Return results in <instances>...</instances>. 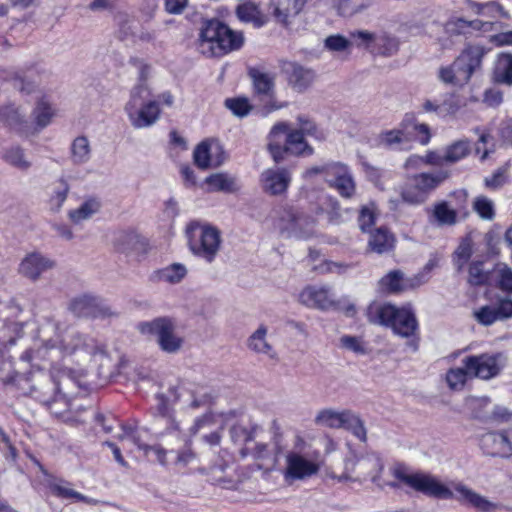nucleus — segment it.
<instances>
[{
	"instance_id": "1",
	"label": "nucleus",
	"mask_w": 512,
	"mask_h": 512,
	"mask_svg": "<svg viewBox=\"0 0 512 512\" xmlns=\"http://www.w3.org/2000/svg\"><path fill=\"white\" fill-rule=\"evenodd\" d=\"M382 469L383 464L378 457L374 455L363 456L357 460V477L354 479L371 477L372 481L381 488L389 486L398 489L405 485L429 497L438 499L455 498L458 502L470 505L480 512H496L499 508L497 503L490 501L463 483L453 484V489L457 494L454 495L453 491L435 476L424 472H411L408 467L402 464H396L389 470L395 481L379 484L378 475Z\"/></svg>"
},
{
	"instance_id": "2",
	"label": "nucleus",
	"mask_w": 512,
	"mask_h": 512,
	"mask_svg": "<svg viewBox=\"0 0 512 512\" xmlns=\"http://www.w3.org/2000/svg\"><path fill=\"white\" fill-rule=\"evenodd\" d=\"M370 323L391 328L393 333L410 338L418 330V321L410 305L397 307L391 303H373L367 309Z\"/></svg>"
},
{
	"instance_id": "3",
	"label": "nucleus",
	"mask_w": 512,
	"mask_h": 512,
	"mask_svg": "<svg viewBox=\"0 0 512 512\" xmlns=\"http://www.w3.org/2000/svg\"><path fill=\"white\" fill-rule=\"evenodd\" d=\"M243 43L241 32L232 30L219 20H210L201 29L198 49L208 57H219L240 49Z\"/></svg>"
},
{
	"instance_id": "4",
	"label": "nucleus",
	"mask_w": 512,
	"mask_h": 512,
	"mask_svg": "<svg viewBox=\"0 0 512 512\" xmlns=\"http://www.w3.org/2000/svg\"><path fill=\"white\" fill-rule=\"evenodd\" d=\"M486 49L482 45L468 44L449 65L438 69L439 80L454 87L466 85L472 75L481 68Z\"/></svg>"
},
{
	"instance_id": "5",
	"label": "nucleus",
	"mask_w": 512,
	"mask_h": 512,
	"mask_svg": "<svg viewBox=\"0 0 512 512\" xmlns=\"http://www.w3.org/2000/svg\"><path fill=\"white\" fill-rule=\"evenodd\" d=\"M267 149L276 163L285 159L287 153L311 155L313 149L307 144L303 131L290 130L286 122L276 123L268 134Z\"/></svg>"
},
{
	"instance_id": "6",
	"label": "nucleus",
	"mask_w": 512,
	"mask_h": 512,
	"mask_svg": "<svg viewBox=\"0 0 512 512\" xmlns=\"http://www.w3.org/2000/svg\"><path fill=\"white\" fill-rule=\"evenodd\" d=\"M215 424L216 416L211 411L195 418L189 426L184 425L182 421H178L173 417L168 418L167 431L170 433H177L179 438L186 444V447L178 453L177 463L187 465L195 459L196 454L190 447L192 439L198 433L212 428Z\"/></svg>"
},
{
	"instance_id": "7",
	"label": "nucleus",
	"mask_w": 512,
	"mask_h": 512,
	"mask_svg": "<svg viewBox=\"0 0 512 512\" xmlns=\"http://www.w3.org/2000/svg\"><path fill=\"white\" fill-rule=\"evenodd\" d=\"M138 331L148 337H155L160 349L166 353H177L183 345V338L176 332L175 322L168 317H158L140 322Z\"/></svg>"
},
{
	"instance_id": "8",
	"label": "nucleus",
	"mask_w": 512,
	"mask_h": 512,
	"mask_svg": "<svg viewBox=\"0 0 512 512\" xmlns=\"http://www.w3.org/2000/svg\"><path fill=\"white\" fill-rule=\"evenodd\" d=\"M187 234L192 253L209 263L214 261L222 242L220 231L210 225L191 223Z\"/></svg>"
},
{
	"instance_id": "9",
	"label": "nucleus",
	"mask_w": 512,
	"mask_h": 512,
	"mask_svg": "<svg viewBox=\"0 0 512 512\" xmlns=\"http://www.w3.org/2000/svg\"><path fill=\"white\" fill-rule=\"evenodd\" d=\"M60 356L75 355L81 359H88L98 353H104V347L74 329H65L54 339Z\"/></svg>"
},
{
	"instance_id": "10",
	"label": "nucleus",
	"mask_w": 512,
	"mask_h": 512,
	"mask_svg": "<svg viewBox=\"0 0 512 512\" xmlns=\"http://www.w3.org/2000/svg\"><path fill=\"white\" fill-rule=\"evenodd\" d=\"M447 177L448 174L445 172H438L436 174L421 173L415 175L411 183L401 191V198L408 204H421L427 199L429 193Z\"/></svg>"
},
{
	"instance_id": "11",
	"label": "nucleus",
	"mask_w": 512,
	"mask_h": 512,
	"mask_svg": "<svg viewBox=\"0 0 512 512\" xmlns=\"http://www.w3.org/2000/svg\"><path fill=\"white\" fill-rule=\"evenodd\" d=\"M59 358L60 351L54 339L41 338L22 354L20 360L25 366L44 370L47 368L55 369L53 363Z\"/></svg>"
},
{
	"instance_id": "12",
	"label": "nucleus",
	"mask_w": 512,
	"mask_h": 512,
	"mask_svg": "<svg viewBox=\"0 0 512 512\" xmlns=\"http://www.w3.org/2000/svg\"><path fill=\"white\" fill-rule=\"evenodd\" d=\"M316 221L309 215L295 209L284 211L279 228L282 234L297 239H309L315 235Z\"/></svg>"
},
{
	"instance_id": "13",
	"label": "nucleus",
	"mask_w": 512,
	"mask_h": 512,
	"mask_svg": "<svg viewBox=\"0 0 512 512\" xmlns=\"http://www.w3.org/2000/svg\"><path fill=\"white\" fill-rule=\"evenodd\" d=\"M502 354H480L467 356L462 364L469 369L471 378L489 380L497 376L504 366Z\"/></svg>"
},
{
	"instance_id": "14",
	"label": "nucleus",
	"mask_w": 512,
	"mask_h": 512,
	"mask_svg": "<svg viewBox=\"0 0 512 512\" xmlns=\"http://www.w3.org/2000/svg\"><path fill=\"white\" fill-rule=\"evenodd\" d=\"M69 310L77 317L109 318L117 314L99 297L83 294L73 298Z\"/></svg>"
},
{
	"instance_id": "15",
	"label": "nucleus",
	"mask_w": 512,
	"mask_h": 512,
	"mask_svg": "<svg viewBox=\"0 0 512 512\" xmlns=\"http://www.w3.org/2000/svg\"><path fill=\"white\" fill-rule=\"evenodd\" d=\"M319 470L320 465L316 461L308 459L298 452H289L285 457L283 476L288 484H292L295 481L311 478Z\"/></svg>"
},
{
	"instance_id": "16",
	"label": "nucleus",
	"mask_w": 512,
	"mask_h": 512,
	"mask_svg": "<svg viewBox=\"0 0 512 512\" xmlns=\"http://www.w3.org/2000/svg\"><path fill=\"white\" fill-rule=\"evenodd\" d=\"M249 76L252 80L254 94L261 100H268L265 105V112L270 113L274 110L281 109L286 104H277L274 100L275 94V77L259 69L251 68Z\"/></svg>"
},
{
	"instance_id": "17",
	"label": "nucleus",
	"mask_w": 512,
	"mask_h": 512,
	"mask_svg": "<svg viewBox=\"0 0 512 512\" xmlns=\"http://www.w3.org/2000/svg\"><path fill=\"white\" fill-rule=\"evenodd\" d=\"M112 245L115 251L126 256H135L137 260L146 256L149 251L147 240L133 230L117 231L113 236Z\"/></svg>"
},
{
	"instance_id": "18",
	"label": "nucleus",
	"mask_w": 512,
	"mask_h": 512,
	"mask_svg": "<svg viewBox=\"0 0 512 512\" xmlns=\"http://www.w3.org/2000/svg\"><path fill=\"white\" fill-rule=\"evenodd\" d=\"M325 182L343 198L350 199L356 193V182L353 174L350 168L342 162H332Z\"/></svg>"
},
{
	"instance_id": "19",
	"label": "nucleus",
	"mask_w": 512,
	"mask_h": 512,
	"mask_svg": "<svg viewBox=\"0 0 512 512\" xmlns=\"http://www.w3.org/2000/svg\"><path fill=\"white\" fill-rule=\"evenodd\" d=\"M194 163L202 170L218 167L224 162L222 146L214 140H205L198 144L193 152Z\"/></svg>"
},
{
	"instance_id": "20",
	"label": "nucleus",
	"mask_w": 512,
	"mask_h": 512,
	"mask_svg": "<svg viewBox=\"0 0 512 512\" xmlns=\"http://www.w3.org/2000/svg\"><path fill=\"white\" fill-rule=\"evenodd\" d=\"M0 121L20 136L28 137L36 134L33 124L26 119L21 108L14 104L0 107Z\"/></svg>"
},
{
	"instance_id": "21",
	"label": "nucleus",
	"mask_w": 512,
	"mask_h": 512,
	"mask_svg": "<svg viewBox=\"0 0 512 512\" xmlns=\"http://www.w3.org/2000/svg\"><path fill=\"white\" fill-rule=\"evenodd\" d=\"M292 177L285 168H270L262 172L260 176L263 191L270 196H280L286 193Z\"/></svg>"
},
{
	"instance_id": "22",
	"label": "nucleus",
	"mask_w": 512,
	"mask_h": 512,
	"mask_svg": "<svg viewBox=\"0 0 512 512\" xmlns=\"http://www.w3.org/2000/svg\"><path fill=\"white\" fill-rule=\"evenodd\" d=\"M301 304L319 310H329L336 306L330 289L324 286H307L299 294Z\"/></svg>"
},
{
	"instance_id": "23",
	"label": "nucleus",
	"mask_w": 512,
	"mask_h": 512,
	"mask_svg": "<svg viewBox=\"0 0 512 512\" xmlns=\"http://www.w3.org/2000/svg\"><path fill=\"white\" fill-rule=\"evenodd\" d=\"M55 267V261L40 252L27 254L19 265V273L32 280L37 281L41 275Z\"/></svg>"
},
{
	"instance_id": "24",
	"label": "nucleus",
	"mask_w": 512,
	"mask_h": 512,
	"mask_svg": "<svg viewBox=\"0 0 512 512\" xmlns=\"http://www.w3.org/2000/svg\"><path fill=\"white\" fill-rule=\"evenodd\" d=\"M131 125L136 129L147 128L154 125L160 118V105L155 100H149L145 104L125 111Z\"/></svg>"
},
{
	"instance_id": "25",
	"label": "nucleus",
	"mask_w": 512,
	"mask_h": 512,
	"mask_svg": "<svg viewBox=\"0 0 512 512\" xmlns=\"http://www.w3.org/2000/svg\"><path fill=\"white\" fill-rule=\"evenodd\" d=\"M306 0H271L270 9L275 20L283 25H288L290 19L300 13Z\"/></svg>"
},
{
	"instance_id": "26",
	"label": "nucleus",
	"mask_w": 512,
	"mask_h": 512,
	"mask_svg": "<svg viewBox=\"0 0 512 512\" xmlns=\"http://www.w3.org/2000/svg\"><path fill=\"white\" fill-rule=\"evenodd\" d=\"M267 335L268 327L264 324L259 325L248 337L246 341L247 348L253 353L265 355L270 359H276L277 353L273 345L268 341Z\"/></svg>"
},
{
	"instance_id": "27",
	"label": "nucleus",
	"mask_w": 512,
	"mask_h": 512,
	"mask_svg": "<svg viewBox=\"0 0 512 512\" xmlns=\"http://www.w3.org/2000/svg\"><path fill=\"white\" fill-rule=\"evenodd\" d=\"M492 22H484L482 20L468 21L464 18H451L444 25V31L450 36L464 35L471 30H484L491 29Z\"/></svg>"
},
{
	"instance_id": "28",
	"label": "nucleus",
	"mask_w": 512,
	"mask_h": 512,
	"mask_svg": "<svg viewBox=\"0 0 512 512\" xmlns=\"http://www.w3.org/2000/svg\"><path fill=\"white\" fill-rule=\"evenodd\" d=\"M368 249L372 252L382 254L391 250L394 246V237L384 227L370 231Z\"/></svg>"
},
{
	"instance_id": "29",
	"label": "nucleus",
	"mask_w": 512,
	"mask_h": 512,
	"mask_svg": "<svg viewBox=\"0 0 512 512\" xmlns=\"http://www.w3.org/2000/svg\"><path fill=\"white\" fill-rule=\"evenodd\" d=\"M236 15L238 19L245 23H252L255 27H262L267 19L261 12L258 5L253 2H245L236 8Z\"/></svg>"
},
{
	"instance_id": "30",
	"label": "nucleus",
	"mask_w": 512,
	"mask_h": 512,
	"mask_svg": "<svg viewBox=\"0 0 512 512\" xmlns=\"http://www.w3.org/2000/svg\"><path fill=\"white\" fill-rule=\"evenodd\" d=\"M205 183L208 185L210 192L233 193L238 190L236 178L224 172L208 176Z\"/></svg>"
},
{
	"instance_id": "31",
	"label": "nucleus",
	"mask_w": 512,
	"mask_h": 512,
	"mask_svg": "<svg viewBox=\"0 0 512 512\" xmlns=\"http://www.w3.org/2000/svg\"><path fill=\"white\" fill-rule=\"evenodd\" d=\"M102 204L100 199L96 197H90L86 199L78 208L72 209L68 213L69 219L79 224L82 221L90 219L93 215L99 212Z\"/></svg>"
},
{
	"instance_id": "32",
	"label": "nucleus",
	"mask_w": 512,
	"mask_h": 512,
	"mask_svg": "<svg viewBox=\"0 0 512 512\" xmlns=\"http://www.w3.org/2000/svg\"><path fill=\"white\" fill-rule=\"evenodd\" d=\"M401 127L407 129L409 137L411 130H413L416 133L414 138L420 144L427 145L430 142L431 132L429 126L425 123H418L414 114H406L401 121Z\"/></svg>"
},
{
	"instance_id": "33",
	"label": "nucleus",
	"mask_w": 512,
	"mask_h": 512,
	"mask_svg": "<svg viewBox=\"0 0 512 512\" xmlns=\"http://www.w3.org/2000/svg\"><path fill=\"white\" fill-rule=\"evenodd\" d=\"M481 448L487 455L505 458L501 430L484 434L481 438Z\"/></svg>"
},
{
	"instance_id": "34",
	"label": "nucleus",
	"mask_w": 512,
	"mask_h": 512,
	"mask_svg": "<svg viewBox=\"0 0 512 512\" xmlns=\"http://www.w3.org/2000/svg\"><path fill=\"white\" fill-rule=\"evenodd\" d=\"M314 79L315 73L313 70L302 66H293L289 82L296 91L303 92L311 86Z\"/></svg>"
},
{
	"instance_id": "35",
	"label": "nucleus",
	"mask_w": 512,
	"mask_h": 512,
	"mask_svg": "<svg viewBox=\"0 0 512 512\" xmlns=\"http://www.w3.org/2000/svg\"><path fill=\"white\" fill-rule=\"evenodd\" d=\"M471 152V143L468 139L454 141L445 148V163L454 164L467 157Z\"/></svg>"
},
{
	"instance_id": "36",
	"label": "nucleus",
	"mask_w": 512,
	"mask_h": 512,
	"mask_svg": "<svg viewBox=\"0 0 512 512\" xmlns=\"http://www.w3.org/2000/svg\"><path fill=\"white\" fill-rule=\"evenodd\" d=\"M32 115L35 123L33 128L36 130V133H38L40 130L50 124L54 116V111L51 105L45 99H40L37 102Z\"/></svg>"
},
{
	"instance_id": "37",
	"label": "nucleus",
	"mask_w": 512,
	"mask_h": 512,
	"mask_svg": "<svg viewBox=\"0 0 512 512\" xmlns=\"http://www.w3.org/2000/svg\"><path fill=\"white\" fill-rule=\"evenodd\" d=\"M91 157V146L87 137L78 136L71 144V159L74 164L87 163Z\"/></svg>"
},
{
	"instance_id": "38",
	"label": "nucleus",
	"mask_w": 512,
	"mask_h": 512,
	"mask_svg": "<svg viewBox=\"0 0 512 512\" xmlns=\"http://www.w3.org/2000/svg\"><path fill=\"white\" fill-rule=\"evenodd\" d=\"M495 79L500 83L512 84V55L502 53L498 56L495 70Z\"/></svg>"
},
{
	"instance_id": "39",
	"label": "nucleus",
	"mask_w": 512,
	"mask_h": 512,
	"mask_svg": "<svg viewBox=\"0 0 512 512\" xmlns=\"http://www.w3.org/2000/svg\"><path fill=\"white\" fill-rule=\"evenodd\" d=\"M187 275V268L181 263L170 264L157 272L160 281L177 284L181 282Z\"/></svg>"
},
{
	"instance_id": "40",
	"label": "nucleus",
	"mask_w": 512,
	"mask_h": 512,
	"mask_svg": "<svg viewBox=\"0 0 512 512\" xmlns=\"http://www.w3.org/2000/svg\"><path fill=\"white\" fill-rule=\"evenodd\" d=\"M2 158L5 162L21 171H26L31 167V162L26 158L25 152L20 146H12L6 149Z\"/></svg>"
},
{
	"instance_id": "41",
	"label": "nucleus",
	"mask_w": 512,
	"mask_h": 512,
	"mask_svg": "<svg viewBox=\"0 0 512 512\" xmlns=\"http://www.w3.org/2000/svg\"><path fill=\"white\" fill-rule=\"evenodd\" d=\"M398 47L399 44L395 37L386 32H381L376 34L372 52H377L383 56H391L397 52Z\"/></svg>"
},
{
	"instance_id": "42",
	"label": "nucleus",
	"mask_w": 512,
	"mask_h": 512,
	"mask_svg": "<svg viewBox=\"0 0 512 512\" xmlns=\"http://www.w3.org/2000/svg\"><path fill=\"white\" fill-rule=\"evenodd\" d=\"M341 428H345L350 431L355 437H357L360 441L366 442L367 440V431L364 426V422L360 419L358 415L355 413L346 410L345 416L343 419V425Z\"/></svg>"
},
{
	"instance_id": "43",
	"label": "nucleus",
	"mask_w": 512,
	"mask_h": 512,
	"mask_svg": "<svg viewBox=\"0 0 512 512\" xmlns=\"http://www.w3.org/2000/svg\"><path fill=\"white\" fill-rule=\"evenodd\" d=\"M70 186L65 179H59L53 187L52 194L49 199L50 209L54 212H58L63 206L67 199Z\"/></svg>"
},
{
	"instance_id": "44",
	"label": "nucleus",
	"mask_w": 512,
	"mask_h": 512,
	"mask_svg": "<svg viewBox=\"0 0 512 512\" xmlns=\"http://www.w3.org/2000/svg\"><path fill=\"white\" fill-rule=\"evenodd\" d=\"M469 378H471L470 371L464 365L462 367L451 368L446 373L447 385L450 389L455 391L462 390Z\"/></svg>"
},
{
	"instance_id": "45",
	"label": "nucleus",
	"mask_w": 512,
	"mask_h": 512,
	"mask_svg": "<svg viewBox=\"0 0 512 512\" xmlns=\"http://www.w3.org/2000/svg\"><path fill=\"white\" fill-rule=\"evenodd\" d=\"M473 254L472 241L463 239L453 253V264L458 272H461Z\"/></svg>"
},
{
	"instance_id": "46",
	"label": "nucleus",
	"mask_w": 512,
	"mask_h": 512,
	"mask_svg": "<svg viewBox=\"0 0 512 512\" xmlns=\"http://www.w3.org/2000/svg\"><path fill=\"white\" fill-rule=\"evenodd\" d=\"M379 288L386 293H397L403 290V273L399 270L390 271L379 280Z\"/></svg>"
},
{
	"instance_id": "47",
	"label": "nucleus",
	"mask_w": 512,
	"mask_h": 512,
	"mask_svg": "<svg viewBox=\"0 0 512 512\" xmlns=\"http://www.w3.org/2000/svg\"><path fill=\"white\" fill-rule=\"evenodd\" d=\"M344 416L345 411L337 412L331 409H325L317 414L315 422L329 428H341Z\"/></svg>"
},
{
	"instance_id": "48",
	"label": "nucleus",
	"mask_w": 512,
	"mask_h": 512,
	"mask_svg": "<svg viewBox=\"0 0 512 512\" xmlns=\"http://www.w3.org/2000/svg\"><path fill=\"white\" fill-rule=\"evenodd\" d=\"M433 216L440 225H453L457 220L456 211L445 201L434 206Z\"/></svg>"
},
{
	"instance_id": "49",
	"label": "nucleus",
	"mask_w": 512,
	"mask_h": 512,
	"mask_svg": "<svg viewBox=\"0 0 512 512\" xmlns=\"http://www.w3.org/2000/svg\"><path fill=\"white\" fill-rule=\"evenodd\" d=\"M148 96H150V89L147 83H138L133 87L130 93V98L126 103L124 110H132L133 108H137L138 106L145 104L144 102Z\"/></svg>"
},
{
	"instance_id": "50",
	"label": "nucleus",
	"mask_w": 512,
	"mask_h": 512,
	"mask_svg": "<svg viewBox=\"0 0 512 512\" xmlns=\"http://www.w3.org/2000/svg\"><path fill=\"white\" fill-rule=\"evenodd\" d=\"M28 381L25 377V372H18L14 369L11 360L3 359L0 362V380L4 384H12L16 379Z\"/></svg>"
},
{
	"instance_id": "51",
	"label": "nucleus",
	"mask_w": 512,
	"mask_h": 512,
	"mask_svg": "<svg viewBox=\"0 0 512 512\" xmlns=\"http://www.w3.org/2000/svg\"><path fill=\"white\" fill-rule=\"evenodd\" d=\"M379 139L381 144L385 146H392L394 144H400L408 141L410 137L408 136L407 129L401 127L400 124L398 129H392L381 133Z\"/></svg>"
},
{
	"instance_id": "52",
	"label": "nucleus",
	"mask_w": 512,
	"mask_h": 512,
	"mask_svg": "<svg viewBox=\"0 0 512 512\" xmlns=\"http://www.w3.org/2000/svg\"><path fill=\"white\" fill-rule=\"evenodd\" d=\"M12 86L23 94H30L35 91L37 83L32 80V73H15L11 78Z\"/></svg>"
},
{
	"instance_id": "53",
	"label": "nucleus",
	"mask_w": 512,
	"mask_h": 512,
	"mask_svg": "<svg viewBox=\"0 0 512 512\" xmlns=\"http://www.w3.org/2000/svg\"><path fill=\"white\" fill-rule=\"evenodd\" d=\"M363 0H336L338 13L344 17H350L366 9Z\"/></svg>"
},
{
	"instance_id": "54",
	"label": "nucleus",
	"mask_w": 512,
	"mask_h": 512,
	"mask_svg": "<svg viewBox=\"0 0 512 512\" xmlns=\"http://www.w3.org/2000/svg\"><path fill=\"white\" fill-rule=\"evenodd\" d=\"M225 107L229 109L233 115L243 118L252 110V106L245 97L228 98L225 100Z\"/></svg>"
},
{
	"instance_id": "55",
	"label": "nucleus",
	"mask_w": 512,
	"mask_h": 512,
	"mask_svg": "<svg viewBox=\"0 0 512 512\" xmlns=\"http://www.w3.org/2000/svg\"><path fill=\"white\" fill-rule=\"evenodd\" d=\"M468 282L473 286L483 285L488 280V272L484 270L483 261H473L469 265Z\"/></svg>"
},
{
	"instance_id": "56",
	"label": "nucleus",
	"mask_w": 512,
	"mask_h": 512,
	"mask_svg": "<svg viewBox=\"0 0 512 512\" xmlns=\"http://www.w3.org/2000/svg\"><path fill=\"white\" fill-rule=\"evenodd\" d=\"M376 207L374 204L365 205L361 208L358 216L359 227L363 232H370V228L375 224Z\"/></svg>"
},
{
	"instance_id": "57",
	"label": "nucleus",
	"mask_w": 512,
	"mask_h": 512,
	"mask_svg": "<svg viewBox=\"0 0 512 512\" xmlns=\"http://www.w3.org/2000/svg\"><path fill=\"white\" fill-rule=\"evenodd\" d=\"M376 33L367 30H356L350 32V40L352 44L355 43L357 47H364L365 49L373 50Z\"/></svg>"
},
{
	"instance_id": "58",
	"label": "nucleus",
	"mask_w": 512,
	"mask_h": 512,
	"mask_svg": "<svg viewBox=\"0 0 512 512\" xmlns=\"http://www.w3.org/2000/svg\"><path fill=\"white\" fill-rule=\"evenodd\" d=\"M22 336V325L10 322L3 327V336H0V344L3 346L13 345L17 338Z\"/></svg>"
},
{
	"instance_id": "59",
	"label": "nucleus",
	"mask_w": 512,
	"mask_h": 512,
	"mask_svg": "<svg viewBox=\"0 0 512 512\" xmlns=\"http://www.w3.org/2000/svg\"><path fill=\"white\" fill-rule=\"evenodd\" d=\"M352 41L343 35L334 34L324 40V47L331 52H343L350 48Z\"/></svg>"
},
{
	"instance_id": "60",
	"label": "nucleus",
	"mask_w": 512,
	"mask_h": 512,
	"mask_svg": "<svg viewBox=\"0 0 512 512\" xmlns=\"http://www.w3.org/2000/svg\"><path fill=\"white\" fill-rule=\"evenodd\" d=\"M475 319L478 323L489 326L500 320L498 318L496 309L492 305H486L474 312Z\"/></svg>"
},
{
	"instance_id": "61",
	"label": "nucleus",
	"mask_w": 512,
	"mask_h": 512,
	"mask_svg": "<svg viewBox=\"0 0 512 512\" xmlns=\"http://www.w3.org/2000/svg\"><path fill=\"white\" fill-rule=\"evenodd\" d=\"M466 3H467L468 8L471 9L476 14H482V15L492 14V15H494L495 13H499V14L503 13L502 6L497 3H494V2L481 4V3L474 2L472 0H466Z\"/></svg>"
},
{
	"instance_id": "62",
	"label": "nucleus",
	"mask_w": 512,
	"mask_h": 512,
	"mask_svg": "<svg viewBox=\"0 0 512 512\" xmlns=\"http://www.w3.org/2000/svg\"><path fill=\"white\" fill-rule=\"evenodd\" d=\"M474 209L483 219L491 220L494 217L493 202L487 197H477L474 201Z\"/></svg>"
},
{
	"instance_id": "63",
	"label": "nucleus",
	"mask_w": 512,
	"mask_h": 512,
	"mask_svg": "<svg viewBox=\"0 0 512 512\" xmlns=\"http://www.w3.org/2000/svg\"><path fill=\"white\" fill-rule=\"evenodd\" d=\"M230 436L233 442H243L246 446L249 442H252L254 439L253 431L239 424L233 425L231 427Z\"/></svg>"
},
{
	"instance_id": "64",
	"label": "nucleus",
	"mask_w": 512,
	"mask_h": 512,
	"mask_svg": "<svg viewBox=\"0 0 512 512\" xmlns=\"http://www.w3.org/2000/svg\"><path fill=\"white\" fill-rule=\"evenodd\" d=\"M340 346L356 354L363 355L366 353V348L364 347L362 340L356 336H342L340 338Z\"/></svg>"
}]
</instances>
